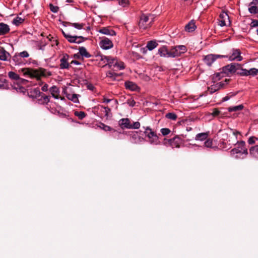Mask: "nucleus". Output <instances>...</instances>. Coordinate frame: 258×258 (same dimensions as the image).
<instances>
[{"label":"nucleus","instance_id":"obj_23","mask_svg":"<svg viewBox=\"0 0 258 258\" xmlns=\"http://www.w3.org/2000/svg\"><path fill=\"white\" fill-rule=\"evenodd\" d=\"M196 28L195 23L190 21L188 24L185 26V30L189 32H193Z\"/></svg>","mask_w":258,"mask_h":258},{"label":"nucleus","instance_id":"obj_16","mask_svg":"<svg viewBox=\"0 0 258 258\" xmlns=\"http://www.w3.org/2000/svg\"><path fill=\"white\" fill-rule=\"evenodd\" d=\"M220 20H219V25L220 26H224L226 25V20H229V16L227 14L225 13H223L220 15Z\"/></svg>","mask_w":258,"mask_h":258},{"label":"nucleus","instance_id":"obj_43","mask_svg":"<svg viewBox=\"0 0 258 258\" xmlns=\"http://www.w3.org/2000/svg\"><path fill=\"white\" fill-rule=\"evenodd\" d=\"M161 132L163 136H166L170 133V130L168 128H163L161 130Z\"/></svg>","mask_w":258,"mask_h":258},{"label":"nucleus","instance_id":"obj_30","mask_svg":"<svg viewBox=\"0 0 258 258\" xmlns=\"http://www.w3.org/2000/svg\"><path fill=\"white\" fill-rule=\"evenodd\" d=\"M8 76L12 80H19L20 79L19 76L14 72H10L8 73Z\"/></svg>","mask_w":258,"mask_h":258},{"label":"nucleus","instance_id":"obj_55","mask_svg":"<svg viewBox=\"0 0 258 258\" xmlns=\"http://www.w3.org/2000/svg\"><path fill=\"white\" fill-rule=\"evenodd\" d=\"M241 150H240L239 149L237 148H234L231 151V153L232 154H235L238 153H241Z\"/></svg>","mask_w":258,"mask_h":258},{"label":"nucleus","instance_id":"obj_26","mask_svg":"<svg viewBox=\"0 0 258 258\" xmlns=\"http://www.w3.org/2000/svg\"><path fill=\"white\" fill-rule=\"evenodd\" d=\"M240 65L239 64H231L230 65H228L226 67V69L228 70L229 72L234 73L236 71L237 67H239Z\"/></svg>","mask_w":258,"mask_h":258},{"label":"nucleus","instance_id":"obj_52","mask_svg":"<svg viewBox=\"0 0 258 258\" xmlns=\"http://www.w3.org/2000/svg\"><path fill=\"white\" fill-rule=\"evenodd\" d=\"M21 57H28L29 56V53L26 51H24L23 52L19 53Z\"/></svg>","mask_w":258,"mask_h":258},{"label":"nucleus","instance_id":"obj_54","mask_svg":"<svg viewBox=\"0 0 258 258\" xmlns=\"http://www.w3.org/2000/svg\"><path fill=\"white\" fill-rule=\"evenodd\" d=\"M6 83L7 81L6 80H4V81L1 80L0 88H5L6 86H7Z\"/></svg>","mask_w":258,"mask_h":258},{"label":"nucleus","instance_id":"obj_59","mask_svg":"<svg viewBox=\"0 0 258 258\" xmlns=\"http://www.w3.org/2000/svg\"><path fill=\"white\" fill-rule=\"evenodd\" d=\"M250 5L258 6V0H253L252 2L250 3Z\"/></svg>","mask_w":258,"mask_h":258},{"label":"nucleus","instance_id":"obj_11","mask_svg":"<svg viewBox=\"0 0 258 258\" xmlns=\"http://www.w3.org/2000/svg\"><path fill=\"white\" fill-rule=\"evenodd\" d=\"M11 57L10 53L4 47H0V59L3 61L9 60Z\"/></svg>","mask_w":258,"mask_h":258},{"label":"nucleus","instance_id":"obj_38","mask_svg":"<svg viewBox=\"0 0 258 258\" xmlns=\"http://www.w3.org/2000/svg\"><path fill=\"white\" fill-rule=\"evenodd\" d=\"M19 54H16L13 57V60L16 62V64H20L22 62Z\"/></svg>","mask_w":258,"mask_h":258},{"label":"nucleus","instance_id":"obj_42","mask_svg":"<svg viewBox=\"0 0 258 258\" xmlns=\"http://www.w3.org/2000/svg\"><path fill=\"white\" fill-rule=\"evenodd\" d=\"M71 25L75 27L76 28L78 29H81L84 27V24L82 23H71Z\"/></svg>","mask_w":258,"mask_h":258},{"label":"nucleus","instance_id":"obj_19","mask_svg":"<svg viewBox=\"0 0 258 258\" xmlns=\"http://www.w3.org/2000/svg\"><path fill=\"white\" fill-rule=\"evenodd\" d=\"M119 123L122 128H131V124L128 118H123L120 120Z\"/></svg>","mask_w":258,"mask_h":258},{"label":"nucleus","instance_id":"obj_35","mask_svg":"<svg viewBox=\"0 0 258 258\" xmlns=\"http://www.w3.org/2000/svg\"><path fill=\"white\" fill-rule=\"evenodd\" d=\"M218 90H219V89L218 88V86L216 85V84L215 85H211L208 88V91L210 92V94H212Z\"/></svg>","mask_w":258,"mask_h":258},{"label":"nucleus","instance_id":"obj_14","mask_svg":"<svg viewBox=\"0 0 258 258\" xmlns=\"http://www.w3.org/2000/svg\"><path fill=\"white\" fill-rule=\"evenodd\" d=\"M158 52L161 56L170 57V49L168 50L166 46H163L158 50Z\"/></svg>","mask_w":258,"mask_h":258},{"label":"nucleus","instance_id":"obj_28","mask_svg":"<svg viewBox=\"0 0 258 258\" xmlns=\"http://www.w3.org/2000/svg\"><path fill=\"white\" fill-rule=\"evenodd\" d=\"M157 43L155 41H149L147 43L146 47L149 50H152L157 47Z\"/></svg>","mask_w":258,"mask_h":258},{"label":"nucleus","instance_id":"obj_37","mask_svg":"<svg viewBox=\"0 0 258 258\" xmlns=\"http://www.w3.org/2000/svg\"><path fill=\"white\" fill-rule=\"evenodd\" d=\"M75 115L80 119H82L86 116V113L83 111H76Z\"/></svg>","mask_w":258,"mask_h":258},{"label":"nucleus","instance_id":"obj_7","mask_svg":"<svg viewBox=\"0 0 258 258\" xmlns=\"http://www.w3.org/2000/svg\"><path fill=\"white\" fill-rule=\"evenodd\" d=\"M229 59L231 61H241L243 57L241 55L240 50L239 49H233L231 55L229 56Z\"/></svg>","mask_w":258,"mask_h":258},{"label":"nucleus","instance_id":"obj_51","mask_svg":"<svg viewBox=\"0 0 258 258\" xmlns=\"http://www.w3.org/2000/svg\"><path fill=\"white\" fill-rule=\"evenodd\" d=\"M255 140H257V138H256L254 137H250L248 140V143L249 144H254L255 142Z\"/></svg>","mask_w":258,"mask_h":258},{"label":"nucleus","instance_id":"obj_22","mask_svg":"<svg viewBox=\"0 0 258 258\" xmlns=\"http://www.w3.org/2000/svg\"><path fill=\"white\" fill-rule=\"evenodd\" d=\"M249 154L254 157L258 158V145L251 147L249 149Z\"/></svg>","mask_w":258,"mask_h":258},{"label":"nucleus","instance_id":"obj_62","mask_svg":"<svg viewBox=\"0 0 258 258\" xmlns=\"http://www.w3.org/2000/svg\"><path fill=\"white\" fill-rule=\"evenodd\" d=\"M87 87L89 90H93L94 89V86L91 84L88 85Z\"/></svg>","mask_w":258,"mask_h":258},{"label":"nucleus","instance_id":"obj_47","mask_svg":"<svg viewBox=\"0 0 258 258\" xmlns=\"http://www.w3.org/2000/svg\"><path fill=\"white\" fill-rule=\"evenodd\" d=\"M205 146L208 148H211L212 146V141L208 139L204 143Z\"/></svg>","mask_w":258,"mask_h":258},{"label":"nucleus","instance_id":"obj_50","mask_svg":"<svg viewBox=\"0 0 258 258\" xmlns=\"http://www.w3.org/2000/svg\"><path fill=\"white\" fill-rule=\"evenodd\" d=\"M251 26L257 28L256 32L258 35V21H253L251 23Z\"/></svg>","mask_w":258,"mask_h":258},{"label":"nucleus","instance_id":"obj_49","mask_svg":"<svg viewBox=\"0 0 258 258\" xmlns=\"http://www.w3.org/2000/svg\"><path fill=\"white\" fill-rule=\"evenodd\" d=\"M140 126V123L139 122H135L133 124H131V128L138 129Z\"/></svg>","mask_w":258,"mask_h":258},{"label":"nucleus","instance_id":"obj_21","mask_svg":"<svg viewBox=\"0 0 258 258\" xmlns=\"http://www.w3.org/2000/svg\"><path fill=\"white\" fill-rule=\"evenodd\" d=\"M245 143L244 141H241L238 143V147L236 148L237 149H239L241 150V152L243 154H245L247 155L248 154L247 150L245 147Z\"/></svg>","mask_w":258,"mask_h":258},{"label":"nucleus","instance_id":"obj_32","mask_svg":"<svg viewBox=\"0 0 258 258\" xmlns=\"http://www.w3.org/2000/svg\"><path fill=\"white\" fill-rule=\"evenodd\" d=\"M228 142H229V144L230 145H235L236 143H238L236 141V137L234 133L231 136H229Z\"/></svg>","mask_w":258,"mask_h":258},{"label":"nucleus","instance_id":"obj_13","mask_svg":"<svg viewBox=\"0 0 258 258\" xmlns=\"http://www.w3.org/2000/svg\"><path fill=\"white\" fill-rule=\"evenodd\" d=\"M69 55L67 54L63 55L60 59V68L61 69H68L69 67L68 62Z\"/></svg>","mask_w":258,"mask_h":258},{"label":"nucleus","instance_id":"obj_20","mask_svg":"<svg viewBox=\"0 0 258 258\" xmlns=\"http://www.w3.org/2000/svg\"><path fill=\"white\" fill-rule=\"evenodd\" d=\"M125 86L126 89L132 91H137L139 89V87L135 83L130 81L125 83Z\"/></svg>","mask_w":258,"mask_h":258},{"label":"nucleus","instance_id":"obj_45","mask_svg":"<svg viewBox=\"0 0 258 258\" xmlns=\"http://www.w3.org/2000/svg\"><path fill=\"white\" fill-rule=\"evenodd\" d=\"M102 107L103 108V112H104V113L105 114V116L106 117H108L109 116V112H110V109L108 107H103L102 106Z\"/></svg>","mask_w":258,"mask_h":258},{"label":"nucleus","instance_id":"obj_60","mask_svg":"<svg viewBox=\"0 0 258 258\" xmlns=\"http://www.w3.org/2000/svg\"><path fill=\"white\" fill-rule=\"evenodd\" d=\"M102 125L103 126V128L105 131H110L111 130V127L108 125H106L104 124H102Z\"/></svg>","mask_w":258,"mask_h":258},{"label":"nucleus","instance_id":"obj_56","mask_svg":"<svg viewBox=\"0 0 258 258\" xmlns=\"http://www.w3.org/2000/svg\"><path fill=\"white\" fill-rule=\"evenodd\" d=\"M220 113V111L219 110H218L217 109H214L213 110V112L212 113V114L214 116H217Z\"/></svg>","mask_w":258,"mask_h":258},{"label":"nucleus","instance_id":"obj_58","mask_svg":"<svg viewBox=\"0 0 258 258\" xmlns=\"http://www.w3.org/2000/svg\"><path fill=\"white\" fill-rule=\"evenodd\" d=\"M41 90L44 91L46 92L48 91V85L46 84H44L41 88Z\"/></svg>","mask_w":258,"mask_h":258},{"label":"nucleus","instance_id":"obj_29","mask_svg":"<svg viewBox=\"0 0 258 258\" xmlns=\"http://www.w3.org/2000/svg\"><path fill=\"white\" fill-rule=\"evenodd\" d=\"M243 108V105L242 104L235 106H232L228 108V110L229 112L232 111H237L242 110Z\"/></svg>","mask_w":258,"mask_h":258},{"label":"nucleus","instance_id":"obj_27","mask_svg":"<svg viewBox=\"0 0 258 258\" xmlns=\"http://www.w3.org/2000/svg\"><path fill=\"white\" fill-rule=\"evenodd\" d=\"M79 53L80 54L86 58H89L91 56V55L87 52L86 49L84 47H81L79 49Z\"/></svg>","mask_w":258,"mask_h":258},{"label":"nucleus","instance_id":"obj_53","mask_svg":"<svg viewBox=\"0 0 258 258\" xmlns=\"http://www.w3.org/2000/svg\"><path fill=\"white\" fill-rule=\"evenodd\" d=\"M220 78V73H217L213 77V80L214 82L219 80Z\"/></svg>","mask_w":258,"mask_h":258},{"label":"nucleus","instance_id":"obj_34","mask_svg":"<svg viewBox=\"0 0 258 258\" xmlns=\"http://www.w3.org/2000/svg\"><path fill=\"white\" fill-rule=\"evenodd\" d=\"M165 116L166 118L173 120H176L177 117V116L175 113L172 112L167 113Z\"/></svg>","mask_w":258,"mask_h":258},{"label":"nucleus","instance_id":"obj_17","mask_svg":"<svg viewBox=\"0 0 258 258\" xmlns=\"http://www.w3.org/2000/svg\"><path fill=\"white\" fill-rule=\"evenodd\" d=\"M50 92L52 95V96L55 99H59V89L57 87H56V86H52V87H51L50 88ZM60 98H61V99H63V98L60 97Z\"/></svg>","mask_w":258,"mask_h":258},{"label":"nucleus","instance_id":"obj_5","mask_svg":"<svg viewBox=\"0 0 258 258\" xmlns=\"http://www.w3.org/2000/svg\"><path fill=\"white\" fill-rule=\"evenodd\" d=\"M145 133L149 139V142L151 144L156 145L158 144V137L150 127L146 128Z\"/></svg>","mask_w":258,"mask_h":258},{"label":"nucleus","instance_id":"obj_63","mask_svg":"<svg viewBox=\"0 0 258 258\" xmlns=\"http://www.w3.org/2000/svg\"><path fill=\"white\" fill-rule=\"evenodd\" d=\"M229 99V97L228 96H225L223 98L222 100H223V101H226L228 100Z\"/></svg>","mask_w":258,"mask_h":258},{"label":"nucleus","instance_id":"obj_44","mask_svg":"<svg viewBox=\"0 0 258 258\" xmlns=\"http://www.w3.org/2000/svg\"><path fill=\"white\" fill-rule=\"evenodd\" d=\"M228 81V80L227 79H225L224 81L225 83H224L223 82H221L217 83L216 85H217L219 89L223 88L225 84H227Z\"/></svg>","mask_w":258,"mask_h":258},{"label":"nucleus","instance_id":"obj_8","mask_svg":"<svg viewBox=\"0 0 258 258\" xmlns=\"http://www.w3.org/2000/svg\"><path fill=\"white\" fill-rule=\"evenodd\" d=\"M99 45L103 49H108L112 48L113 46L112 42L108 38L103 37L100 42Z\"/></svg>","mask_w":258,"mask_h":258},{"label":"nucleus","instance_id":"obj_1","mask_svg":"<svg viewBox=\"0 0 258 258\" xmlns=\"http://www.w3.org/2000/svg\"><path fill=\"white\" fill-rule=\"evenodd\" d=\"M19 72L23 73L25 76H29L32 78H36L37 80L40 79L43 76H50L51 73H48L46 74V71L45 69L40 68L38 69H32L29 68H24L19 70Z\"/></svg>","mask_w":258,"mask_h":258},{"label":"nucleus","instance_id":"obj_12","mask_svg":"<svg viewBox=\"0 0 258 258\" xmlns=\"http://www.w3.org/2000/svg\"><path fill=\"white\" fill-rule=\"evenodd\" d=\"M99 33L109 36H114L116 33L114 30L109 27H102L98 31Z\"/></svg>","mask_w":258,"mask_h":258},{"label":"nucleus","instance_id":"obj_18","mask_svg":"<svg viewBox=\"0 0 258 258\" xmlns=\"http://www.w3.org/2000/svg\"><path fill=\"white\" fill-rule=\"evenodd\" d=\"M10 31L9 26L4 23H0V35H4Z\"/></svg>","mask_w":258,"mask_h":258},{"label":"nucleus","instance_id":"obj_36","mask_svg":"<svg viewBox=\"0 0 258 258\" xmlns=\"http://www.w3.org/2000/svg\"><path fill=\"white\" fill-rule=\"evenodd\" d=\"M24 21V19H22L20 17H17L15 19L13 20V23L16 25H19L20 24L22 23Z\"/></svg>","mask_w":258,"mask_h":258},{"label":"nucleus","instance_id":"obj_61","mask_svg":"<svg viewBox=\"0 0 258 258\" xmlns=\"http://www.w3.org/2000/svg\"><path fill=\"white\" fill-rule=\"evenodd\" d=\"M71 64L74 63V64H77V65H79V64H80V63L79 61H77V60H72L71 61Z\"/></svg>","mask_w":258,"mask_h":258},{"label":"nucleus","instance_id":"obj_15","mask_svg":"<svg viewBox=\"0 0 258 258\" xmlns=\"http://www.w3.org/2000/svg\"><path fill=\"white\" fill-rule=\"evenodd\" d=\"M36 96H41V100L43 104H47L49 102L50 97L45 95H41V93L38 89H34Z\"/></svg>","mask_w":258,"mask_h":258},{"label":"nucleus","instance_id":"obj_9","mask_svg":"<svg viewBox=\"0 0 258 258\" xmlns=\"http://www.w3.org/2000/svg\"><path fill=\"white\" fill-rule=\"evenodd\" d=\"M169 144L172 148H179L181 143V140L178 137L169 139L166 141L165 144Z\"/></svg>","mask_w":258,"mask_h":258},{"label":"nucleus","instance_id":"obj_25","mask_svg":"<svg viewBox=\"0 0 258 258\" xmlns=\"http://www.w3.org/2000/svg\"><path fill=\"white\" fill-rule=\"evenodd\" d=\"M208 133H200L196 135L195 139L196 140L203 141L206 140L208 138Z\"/></svg>","mask_w":258,"mask_h":258},{"label":"nucleus","instance_id":"obj_57","mask_svg":"<svg viewBox=\"0 0 258 258\" xmlns=\"http://www.w3.org/2000/svg\"><path fill=\"white\" fill-rule=\"evenodd\" d=\"M127 103L130 106H134L136 104V102L134 100H128Z\"/></svg>","mask_w":258,"mask_h":258},{"label":"nucleus","instance_id":"obj_4","mask_svg":"<svg viewBox=\"0 0 258 258\" xmlns=\"http://www.w3.org/2000/svg\"><path fill=\"white\" fill-rule=\"evenodd\" d=\"M108 65L110 68H111L114 71H117L122 70L124 68V63L118 61L116 58L110 57Z\"/></svg>","mask_w":258,"mask_h":258},{"label":"nucleus","instance_id":"obj_2","mask_svg":"<svg viewBox=\"0 0 258 258\" xmlns=\"http://www.w3.org/2000/svg\"><path fill=\"white\" fill-rule=\"evenodd\" d=\"M150 16V15H146L144 14L141 16L139 22V27L140 29L145 30L151 26V23L153 21V19L152 18V20L149 21Z\"/></svg>","mask_w":258,"mask_h":258},{"label":"nucleus","instance_id":"obj_39","mask_svg":"<svg viewBox=\"0 0 258 258\" xmlns=\"http://www.w3.org/2000/svg\"><path fill=\"white\" fill-rule=\"evenodd\" d=\"M258 74V69L255 68H252L248 70V75L252 76H256Z\"/></svg>","mask_w":258,"mask_h":258},{"label":"nucleus","instance_id":"obj_40","mask_svg":"<svg viewBox=\"0 0 258 258\" xmlns=\"http://www.w3.org/2000/svg\"><path fill=\"white\" fill-rule=\"evenodd\" d=\"M119 5L120 6H121L122 7H126V6H128L129 4V1L128 0H116Z\"/></svg>","mask_w":258,"mask_h":258},{"label":"nucleus","instance_id":"obj_46","mask_svg":"<svg viewBox=\"0 0 258 258\" xmlns=\"http://www.w3.org/2000/svg\"><path fill=\"white\" fill-rule=\"evenodd\" d=\"M241 76H248V70L245 69H242L241 70L240 72L238 73Z\"/></svg>","mask_w":258,"mask_h":258},{"label":"nucleus","instance_id":"obj_10","mask_svg":"<svg viewBox=\"0 0 258 258\" xmlns=\"http://www.w3.org/2000/svg\"><path fill=\"white\" fill-rule=\"evenodd\" d=\"M66 38L71 43H76L78 44L83 42L86 39V38L83 36H72L70 35L66 36Z\"/></svg>","mask_w":258,"mask_h":258},{"label":"nucleus","instance_id":"obj_48","mask_svg":"<svg viewBox=\"0 0 258 258\" xmlns=\"http://www.w3.org/2000/svg\"><path fill=\"white\" fill-rule=\"evenodd\" d=\"M50 10L53 13H56L58 12V8L56 6H53L52 4L49 5Z\"/></svg>","mask_w":258,"mask_h":258},{"label":"nucleus","instance_id":"obj_64","mask_svg":"<svg viewBox=\"0 0 258 258\" xmlns=\"http://www.w3.org/2000/svg\"><path fill=\"white\" fill-rule=\"evenodd\" d=\"M110 100H111L110 99L104 98L103 102H106V103H109L110 101Z\"/></svg>","mask_w":258,"mask_h":258},{"label":"nucleus","instance_id":"obj_41","mask_svg":"<svg viewBox=\"0 0 258 258\" xmlns=\"http://www.w3.org/2000/svg\"><path fill=\"white\" fill-rule=\"evenodd\" d=\"M110 58V56L103 55V56H101L100 60H101V61H103L104 63H105L106 64H105V66H106V65L108 64Z\"/></svg>","mask_w":258,"mask_h":258},{"label":"nucleus","instance_id":"obj_33","mask_svg":"<svg viewBox=\"0 0 258 258\" xmlns=\"http://www.w3.org/2000/svg\"><path fill=\"white\" fill-rule=\"evenodd\" d=\"M248 11L251 14H258V8L256 6L249 5Z\"/></svg>","mask_w":258,"mask_h":258},{"label":"nucleus","instance_id":"obj_3","mask_svg":"<svg viewBox=\"0 0 258 258\" xmlns=\"http://www.w3.org/2000/svg\"><path fill=\"white\" fill-rule=\"evenodd\" d=\"M170 57H175L181 55L185 53L187 49L184 45H178L173 46L170 49Z\"/></svg>","mask_w":258,"mask_h":258},{"label":"nucleus","instance_id":"obj_6","mask_svg":"<svg viewBox=\"0 0 258 258\" xmlns=\"http://www.w3.org/2000/svg\"><path fill=\"white\" fill-rule=\"evenodd\" d=\"M226 57L225 55H218V54H208L205 56L204 58V62L209 66L212 65L213 62L216 60L217 58H223Z\"/></svg>","mask_w":258,"mask_h":258},{"label":"nucleus","instance_id":"obj_31","mask_svg":"<svg viewBox=\"0 0 258 258\" xmlns=\"http://www.w3.org/2000/svg\"><path fill=\"white\" fill-rule=\"evenodd\" d=\"M78 95L75 94H69L67 96V97L69 99L71 100V101H73L75 103H78L79 102V99H78Z\"/></svg>","mask_w":258,"mask_h":258},{"label":"nucleus","instance_id":"obj_24","mask_svg":"<svg viewBox=\"0 0 258 258\" xmlns=\"http://www.w3.org/2000/svg\"><path fill=\"white\" fill-rule=\"evenodd\" d=\"M120 74L115 73L113 70L108 71L106 73V77L110 78L112 80H115L116 78L119 76Z\"/></svg>","mask_w":258,"mask_h":258}]
</instances>
